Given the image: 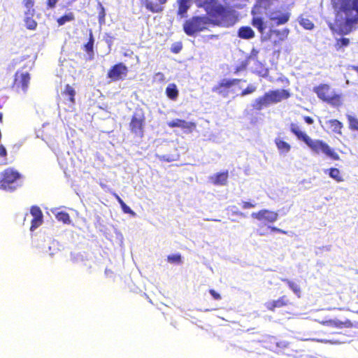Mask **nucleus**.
Here are the masks:
<instances>
[{"mask_svg":"<svg viewBox=\"0 0 358 358\" xmlns=\"http://www.w3.org/2000/svg\"><path fill=\"white\" fill-rule=\"evenodd\" d=\"M271 31L273 34H275L278 36H279V38L280 40H283L287 36L288 34V30L287 29H285L282 31H280L279 30H271Z\"/></svg>","mask_w":358,"mask_h":358,"instance_id":"58836bf2","label":"nucleus"},{"mask_svg":"<svg viewBox=\"0 0 358 358\" xmlns=\"http://www.w3.org/2000/svg\"><path fill=\"white\" fill-rule=\"evenodd\" d=\"M192 0H178L179 9L178 14L182 17L187 13L192 4Z\"/></svg>","mask_w":358,"mask_h":358,"instance_id":"393cba45","label":"nucleus"},{"mask_svg":"<svg viewBox=\"0 0 358 358\" xmlns=\"http://www.w3.org/2000/svg\"><path fill=\"white\" fill-rule=\"evenodd\" d=\"M20 174L12 169H6L0 174V189L13 191L16 189Z\"/></svg>","mask_w":358,"mask_h":358,"instance_id":"39448f33","label":"nucleus"},{"mask_svg":"<svg viewBox=\"0 0 358 358\" xmlns=\"http://www.w3.org/2000/svg\"><path fill=\"white\" fill-rule=\"evenodd\" d=\"M210 295L213 297L215 300H220L221 299V296L220 294L216 292L214 289H210L209 291Z\"/></svg>","mask_w":358,"mask_h":358,"instance_id":"49530a36","label":"nucleus"},{"mask_svg":"<svg viewBox=\"0 0 358 358\" xmlns=\"http://www.w3.org/2000/svg\"><path fill=\"white\" fill-rule=\"evenodd\" d=\"M23 4L27 10L25 12V15H34V0H23Z\"/></svg>","mask_w":358,"mask_h":358,"instance_id":"cd10ccee","label":"nucleus"},{"mask_svg":"<svg viewBox=\"0 0 358 358\" xmlns=\"http://www.w3.org/2000/svg\"><path fill=\"white\" fill-rule=\"evenodd\" d=\"M7 155V152L6 148L3 145H0V156L5 157Z\"/></svg>","mask_w":358,"mask_h":358,"instance_id":"09e8293b","label":"nucleus"},{"mask_svg":"<svg viewBox=\"0 0 358 358\" xmlns=\"http://www.w3.org/2000/svg\"><path fill=\"white\" fill-rule=\"evenodd\" d=\"M164 160H166L168 162H171V161H174L176 159L173 157L171 158L169 157V158H165V156H163L162 157Z\"/></svg>","mask_w":358,"mask_h":358,"instance_id":"6e6d98bb","label":"nucleus"},{"mask_svg":"<svg viewBox=\"0 0 358 358\" xmlns=\"http://www.w3.org/2000/svg\"><path fill=\"white\" fill-rule=\"evenodd\" d=\"M230 210L232 212L234 215H240L242 217H245V214L236 209L235 206L230 207Z\"/></svg>","mask_w":358,"mask_h":358,"instance_id":"c03bdc74","label":"nucleus"},{"mask_svg":"<svg viewBox=\"0 0 358 358\" xmlns=\"http://www.w3.org/2000/svg\"><path fill=\"white\" fill-rule=\"evenodd\" d=\"M274 142L280 155H286L290 151L291 145L282 138L278 136L275 138Z\"/></svg>","mask_w":358,"mask_h":358,"instance_id":"2eb2a0df","label":"nucleus"},{"mask_svg":"<svg viewBox=\"0 0 358 358\" xmlns=\"http://www.w3.org/2000/svg\"><path fill=\"white\" fill-rule=\"evenodd\" d=\"M268 228H270L273 231H277V232L285 234H286L285 231L280 229L279 228H277L275 227H268Z\"/></svg>","mask_w":358,"mask_h":358,"instance_id":"8fccbe9b","label":"nucleus"},{"mask_svg":"<svg viewBox=\"0 0 358 358\" xmlns=\"http://www.w3.org/2000/svg\"><path fill=\"white\" fill-rule=\"evenodd\" d=\"M251 216L252 218L260 221L266 220L268 222H274L278 220V214L276 212L264 209L257 213H252Z\"/></svg>","mask_w":358,"mask_h":358,"instance_id":"ddd939ff","label":"nucleus"},{"mask_svg":"<svg viewBox=\"0 0 358 358\" xmlns=\"http://www.w3.org/2000/svg\"><path fill=\"white\" fill-rule=\"evenodd\" d=\"M75 19L74 15L73 13H66L60 17H59L57 20L58 24L62 26L64 24L67 22L73 21Z\"/></svg>","mask_w":358,"mask_h":358,"instance_id":"c85d7f7f","label":"nucleus"},{"mask_svg":"<svg viewBox=\"0 0 358 358\" xmlns=\"http://www.w3.org/2000/svg\"><path fill=\"white\" fill-rule=\"evenodd\" d=\"M290 131L299 140L303 141L304 143L309 138V136L305 132L302 131L296 124L292 123L290 124Z\"/></svg>","mask_w":358,"mask_h":358,"instance_id":"6ab92c4d","label":"nucleus"},{"mask_svg":"<svg viewBox=\"0 0 358 358\" xmlns=\"http://www.w3.org/2000/svg\"><path fill=\"white\" fill-rule=\"evenodd\" d=\"M55 217L58 221H61L64 224H69L71 222L70 215L66 212H64V211L58 212L56 214Z\"/></svg>","mask_w":358,"mask_h":358,"instance_id":"c756f323","label":"nucleus"},{"mask_svg":"<svg viewBox=\"0 0 358 358\" xmlns=\"http://www.w3.org/2000/svg\"><path fill=\"white\" fill-rule=\"evenodd\" d=\"M357 313H358V311H357Z\"/></svg>","mask_w":358,"mask_h":358,"instance_id":"e2e57ef3","label":"nucleus"},{"mask_svg":"<svg viewBox=\"0 0 358 358\" xmlns=\"http://www.w3.org/2000/svg\"><path fill=\"white\" fill-rule=\"evenodd\" d=\"M99 22L102 24L105 22L106 12L105 9L101 3L99 4Z\"/></svg>","mask_w":358,"mask_h":358,"instance_id":"4c0bfd02","label":"nucleus"},{"mask_svg":"<svg viewBox=\"0 0 358 358\" xmlns=\"http://www.w3.org/2000/svg\"><path fill=\"white\" fill-rule=\"evenodd\" d=\"M166 94L169 99L172 100L176 99L178 96V90L176 85L173 83L169 84L166 89Z\"/></svg>","mask_w":358,"mask_h":358,"instance_id":"a878e982","label":"nucleus"},{"mask_svg":"<svg viewBox=\"0 0 358 358\" xmlns=\"http://www.w3.org/2000/svg\"><path fill=\"white\" fill-rule=\"evenodd\" d=\"M288 303V300L285 296H282L278 300L268 301L265 303L266 307L271 310H273L275 308H280L286 306Z\"/></svg>","mask_w":358,"mask_h":358,"instance_id":"a211bd4d","label":"nucleus"},{"mask_svg":"<svg viewBox=\"0 0 358 358\" xmlns=\"http://www.w3.org/2000/svg\"><path fill=\"white\" fill-rule=\"evenodd\" d=\"M281 280L286 282L288 285L289 288L294 292V294L298 297H301V287L299 285H298L296 282L290 280L287 278H281Z\"/></svg>","mask_w":358,"mask_h":358,"instance_id":"5701e85b","label":"nucleus"},{"mask_svg":"<svg viewBox=\"0 0 358 358\" xmlns=\"http://www.w3.org/2000/svg\"><path fill=\"white\" fill-rule=\"evenodd\" d=\"M62 94L67 97V99L69 102H71L73 104L75 103L76 90L72 86H71L69 84H66L64 87V90L62 92Z\"/></svg>","mask_w":358,"mask_h":358,"instance_id":"412c9836","label":"nucleus"},{"mask_svg":"<svg viewBox=\"0 0 358 358\" xmlns=\"http://www.w3.org/2000/svg\"><path fill=\"white\" fill-rule=\"evenodd\" d=\"M228 178V172H222L214 174L209 178V180L215 185H224Z\"/></svg>","mask_w":358,"mask_h":358,"instance_id":"f3484780","label":"nucleus"},{"mask_svg":"<svg viewBox=\"0 0 358 358\" xmlns=\"http://www.w3.org/2000/svg\"><path fill=\"white\" fill-rule=\"evenodd\" d=\"M324 173L328 174L330 178L338 182L344 181V178L339 169L336 168H330L324 170Z\"/></svg>","mask_w":358,"mask_h":358,"instance_id":"aec40b11","label":"nucleus"},{"mask_svg":"<svg viewBox=\"0 0 358 358\" xmlns=\"http://www.w3.org/2000/svg\"><path fill=\"white\" fill-rule=\"evenodd\" d=\"M242 207L244 209L251 208V202L243 201Z\"/></svg>","mask_w":358,"mask_h":358,"instance_id":"3c124183","label":"nucleus"},{"mask_svg":"<svg viewBox=\"0 0 358 358\" xmlns=\"http://www.w3.org/2000/svg\"><path fill=\"white\" fill-rule=\"evenodd\" d=\"M332 3L340 31L343 34L350 33L358 24V0H332Z\"/></svg>","mask_w":358,"mask_h":358,"instance_id":"f257e3e1","label":"nucleus"},{"mask_svg":"<svg viewBox=\"0 0 358 358\" xmlns=\"http://www.w3.org/2000/svg\"><path fill=\"white\" fill-rule=\"evenodd\" d=\"M300 24L306 29H311L313 27V22L306 18H302L300 20Z\"/></svg>","mask_w":358,"mask_h":358,"instance_id":"e433bc0d","label":"nucleus"},{"mask_svg":"<svg viewBox=\"0 0 358 358\" xmlns=\"http://www.w3.org/2000/svg\"><path fill=\"white\" fill-rule=\"evenodd\" d=\"M113 196L120 204H121L122 202H124L123 200L116 193H114Z\"/></svg>","mask_w":358,"mask_h":358,"instance_id":"864d4df0","label":"nucleus"},{"mask_svg":"<svg viewBox=\"0 0 358 358\" xmlns=\"http://www.w3.org/2000/svg\"><path fill=\"white\" fill-rule=\"evenodd\" d=\"M34 15H26V17L24 19L25 26L27 29L30 30H34L36 29L37 27V22L36 20L33 19Z\"/></svg>","mask_w":358,"mask_h":358,"instance_id":"2f4dec72","label":"nucleus"},{"mask_svg":"<svg viewBox=\"0 0 358 358\" xmlns=\"http://www.w3.org/2000/svg\"><path fill=\"white\" fill-rule=\"evenodd\" d=\"M179 127L186 130L187 132H192V130L196 127V124L192 122H187L181 120Z\"/></svg>","mask_w":358,"mask_h":358,"instance_id":"7c9ffc66","label":"nucleus"},{"mask_svg":"<svg viewBox=\"0 0 358 358\" xmlns=\"http://www.w3.org/2000/svg\"><path fill=\"white\" fill-rule=\"evenodd\" d=\"M338 43L341 46H348L350 43V40L346 38H342L338 41Z\"/></svg>","mask_w":358,"mask_h":358,"instance_id":"a18cd8bd","label":"nucleus"},{"mask_svg":"<svg viewBox=\"0 0 358 358\" xmlns=\"http://www.w3.org/2000/svg\"><path fill=\"white\" fill-rule=\"evenodd\" d=\"M348 120L349 122V127L352 130L356 131L358 129V119L348 115Z\"/></svg>","mask_w":358,"mask_h":358,"instance_id":"f704fd0d","label":"nucleus"},{"mask_svg":"<svg viewBox=\"0 0 358 358\" xmlns=\"http://www.w3.org/2000/svg\"><path fill=\"white\" fill-rule=\"evenodd\" d=\"M309 340H311V341H316L317 342H327V341H324V340H322V339H316V338H306V339H303V341H309Z\"/></svg>","mask_w":358,"mask_h":358,"instance_id":"5fc2aeb1","label":"nucleus"},{"mask_svg":"<svg viewBox=\"0 0 358 358\" xmlns=\"http://www.w3.org/2000/svg\"><path fill=\"white\" fill-rule=\"evenodd\" d=\"M256 90V87L253 85H249L246 89H245L242 93H241V96H244L247 94H251L252 92H254Z\"/></svg>","mask_w":358,"mask_h":358,"instance_id":"ea45409f","label":"nucleus"},{"mask_svg":"<svg viewBox=\"0 0 358 358\" xmlns=\"http://www.w3.org/2000/svg\"><path fill=\"white\" fill-rule=\"evenodd\" d=\"M145 127V116L142 109H136L129 124V129L134 138H141L144 135Z\"/></svg>","mask_w":358,"mask_h":358,"instance_id":"7ed1b4c3","label":"nucleus"},{"mask_svg":"<svg viewBox=\"0 0 358 358\" xmlns=\"http://www.w3.org/2000/svg\"><path fill=\"white\" fill-rule=\"evenodd\" d=\"M58 0H48L47 1V5L48 8H54Z\"/></svg>","mask_w":358,"mask_h":358,"instance_id":"de8ad7c7","label":"nucleus"},{"mask_svg":"<svg viewBox=\"0 0 358 358\" xmlns=\"http://www.w3.org/2000/svg\"><path fill=\"white\" fill-rule=\"evenodd\" d=\"M304 120L308 124H312L314 122L313 118H311L310 117H308V116L305 117Z\"/></svg>","mask_w":358,"mask_h":358,"instance_id":"603ef678","label":"nucleus"},{"mask_svg":"<svg viewBox=\"0 0 358 358\" xmlns=\"http://www.w3.org/2000/svg\"><path fill=\"white\" fill-rule=\"evenodd\" d=\"M241 80L238 79H223L220 83L214 86L212 89L213 92H216L224 97L228 95V89L231 86L238 84Z\"/></svg>","mask_w":358,"mask_h":358,"instance_id":"9b49d317","label":"nucleus"},{"mask_svg":"<svg viewBox=\"0 0 358 358\" xmlns=\"http://www.w3.org/2000/svg\"><path fill=\"white\" fill-rule=\"evenodd\" d=\"M356 70L358 71V67H356Z\"/></svg>","mask_w":358,"mask_h":358,"instance_id":"052dcab7","label":"nucleus"},{"mask_svg":"<svg viewBox=\"0 0 358 358\" xmlns=\"http://www.w3.org/2000/svg\"><path fill=\"white\" fill-rule=\"evenodd\" d=\"M30 79V74L28 72L17 71L14 75L12 88L17 92H26L28 90Z\"/></svg>","mask_w":358,"mask_h":358,"instance_id":"6e6552de","label":"nucleus"},{"mask_svg":"<svg viewBox=\"0 0 358 358\" xmlns=\"http://www.w3.org/2000/svg\"><path fill=\"white\" fill-rule=\"evenodd\" d=\"M158 77L161 76L159 73H157Z\"/></svg>","mask_w":358,"mask_h":358,"instance_id":"bf43d9fd","label":"nucleus"},{"mask_svg":"<svg viewBox=\"0 0 358 358\" xmlns=\"http://www.w3.org/2000/svg\"><path fill=\"white\" fill-rule=\"evenodd\" d=\"M305 143L316 154L323 153L334 160L340 159L339 155L331 148L320 140H313L309 137Z\"/></svg>","mask_w":358,"mask_h":358,"instance_id":"0eeeda50","label":"nucleus"},{"mask_svg":"<svg viewBox=\"0 0 358 358\" xmlns=\"http://www.w3.org/2000/svg\"><path fill=\"white\" fill-rule=\"evenodd\" d=\"M356 131H358V129Z\"/></svg>","mask_w":358,"mask_h":358,"instance_id":"680f3d73","label":"nucleus"},{"mask_svg":"<svg viewBox=\"0 0 358 358\" xmlns=\"http://www.w3.org/2000/svg\"><path fill=\"white\" fill-rule=\"evenodd\" d=\"M209 24L210 22L207 17H194L185 22L183 28L187 35L192 36L196 32L208 29Z\"/></svg>","mask_w":358,"mask_h":358,"instance_id":"423d86ee","label":"nucleus"},{"mask_svg":"<svg viewBox=\"0 0 358 358\" xmlns=\"http://www.w3.org/2000/svg\"><path fill=\"white\" fill-rule=\"evenodd\" d=\"M204 6L206 12L217 17H222L225 15V8L216 0H204Z\"/></svg>","mask_w":358,"mask_h":358,"instance_id":"9d476101","label":"nucleus"},{"mask_svg":"<svg viewBox=\"0 0 358 358\" xmlns=\"http://www.w3.org/2000/svg\"><path fill=\"white\" fill-rule=\"evenodd\" d=\"M182 49V45L180 43H175L171 47V50L174 53H178Z\"/></svg>","mask_w":358,"mask_h":358,"instance_id":"37998d69","label":"nucleus"},{"mask_svg":"<svg viewBox=\"0 0 358 358\" xmlns=\"http://www.w3.org/2000/svg\"><path fill=\"white\" fill-rule=\"evenodd\" d=\"M289 96L290 92L287 90H271L266 92L264 96L255 99L252 101V106L255 110H261L264 108L287 99Z\"/></svg>","mask_w":358,"mask_h":358,"instance_id":"f03ea898","label":"nucleus"},{"mask_svg":"<svg viewBox=\"0 0 358 358\" xmlns=\"http://www.w3.org/2000/svg\"><path fill=\"white\" fill-rule=\"evenodd\" d=\"M120 205L122 208V211L124 213L131 214V215L134 214V211L124 202H122Z\"/></svg>","mask_w":358,"mask_h":358,"instance_id":"a19ab883","label":"nucleus"},{"mask_svg":"<svg viewBox=\"0 0 358 358\" xmlns=\"http://www.w3.org/2000/svg\"><path fill=\"white\" fill-rule=\"evenodd\" d=\"M323 325L330 327L332 328H343V327H350L352 323L350 320H346L345 322H341L338 320H329L326 321L320 322Z\"/></svg>","mask_w":358,"mask_h":358,"instance_id":"dca6fc26","label":"nucleus"},{"mask_svg":"<svg viewBox=\"0 0 358 358\" xmlns=\"http://www.w3.org/2000/svg\"><path fill=\"white\" fill-rule=\"evenodd\" d=\"M30 213L33 216L31 222L30 231H33L43 224V216L42 210L37 206H32L31 207Z\"/></svg>","mask_w":358,"mask_h":358,"instance_id":"f8f14e48","label":"nucleus"},{"mask_svg":"<svg viewBox=\"0 0 358 358\" xmlns=\"http://www.w3.org/2000/svg\"><path fill=\"white\" fill-rule=\"evenodd\" d=\"M158 2L162 4V3H166V0H158Z\"/></svg>","mask_w":358,"mask_h":358,"instance_id":"4d7b16f0","label":"nucleus"},{"mask_svg":"<svg viewBox=\"0 0 358 358\" xmlns=\"http://www.w3.org/2000/svg\"><path fill=\"white\" fill-rule=\"evenodd\" d=\"M141 4L144 6L148 11L151 13L157 12V9L155 8V3L150 0H141Z\"/></svg>","mask_w":358,"mask_h":358,"instance_id":"72a5a7b5","label":"nucleus"},{"mask_svg":"<svg viewBox=\"0 0 358 358\" xmlns=\"http://www.w3.org/2000/svg\"><path fill=\"white\" fill-rule=\"evenodd\" d=\"M180 119H176L172 121L169 122L167 124L170 127H179L180 123Z\"/></svg>","mask_w":358,"mask_h":358,"instance_id":"79ce46f5","label":"nucleus"},{"mask_svg":"<svg viewBox=\"0 0 358 358\" xmlns=\"http://www.w3.org/2000/svg\"><path fill=\"white\" fill-rule=\"evenodd\" d=\"M168 262L172 264H181V255L175 254L168 256Z\"/></svg>","mask_w":358,"mask_h":358,"instance_id":"c9c22d12","label":"nucleus"},{"mask_svg":"<svg viewBox=\"0 0 358 358\" xmlns=\"http://www.w3.org/2000/svg\"><path fill=\"white\" fill-rule=\"evenodd\" d=\"M94 38L92 32L90 31L89 40L83 46V50L88 54L90 59L94 57Z\"/></svg>","mask_w":358,"mask_h":358,"instance_id":"4be33fe9","label":"nucleus"},{"mask_svg":"<svg viewBox=\"0 0 358 358\" xmlns=\"http://www.w3.org/2000/svg\"><path fill=\"white\" fill-rule=\"evenodd\" d=\"M327 124L332 129L335 133L341 134V128L343 127L342 123L337 120H330L326 122Z\"/></svg>","mask_w":358,"mask_h":358,"instance_id":"bb28decb","label":"nucleus"},{"mask_svg":"<svg viewBox=\"0 0 358 358\" xmlns=\"http://www.w3.org/2000/svg\"><path fill=\"white\" fill-rule=\"evenodd\" d=\"M317 96L323 101L334 106H339L342 104L341 96L334 93L328 85H321L314 89Z\"/></svg>","mask_w":358,"mask_h":358,"instance_id":"20e7f679","label":"nucleus"},{"mask_svg":"<svg viewBox=\"0 0 358 358\" xmlns=\"http://www.w3.org/2000/svg\"><path fill=\"white\" fill-rule=\"evenodd\" d=\"M255 36L254 31L249 27H243L238 30V36L244 39H250Z\"/></svg>","mask_w":358,"mask_h":358,"instance_id":"b1692460","label":"nucleus"},{"mask_svg":"<svg viewBox=\"0 0 358 358\" xmlns=\"http://www.w3.org/2000/svg\"><path fill=\"white\" fill-rule=\"evenodd\" d=\"M256 206V203H251V208H255Z\"/></svg>","mask_w":358,"mask_h":358,"instance_id":"13d9d810","label":"nucleus"},{"mask_svg":"<svg viewBox=\"0 0 358 358\" xmlns=\"http://www.w3.org/2000/svg\"><path fill=\"white\" fill-rule=\"evenodd\" d=\"M252 25L257 28L259 32L263 33L266 29V26L260 17H254L252 20Z\"/></svg>","mask_w":358,"mask_h":358,"instance_id":"473e14b6","label":"nucleus"},{"mask_svg":"<svg viewBox=\"0 0 358 358\" xmlns=\"http://www.w3.org/2000/svg\"><path fill=\"white\" fill-rule=\"evenodd\" d=\"M128 68L123 63L120 62L112 66L107 73V78L111 81L124 80L128 73Z\"/></svg>","mask_w":358,"mask_h":358,"instance_id":"1a4fd4ad","label":"nucleus"},{"mask_svg":"<svg viewBox=\"0 0 358 358\" xmlns=\"http://www.w3.org/2000/svg\"><path fill=\"white\" fill-rule=\"evenodd\" d=\"M269 17L273 24L278 26L286 23L289 19V14L280 11L273 12L269 15Z\"/></svg>","mask_w":358,"mask_h":358,"instance_id":"4468645a","label":"nucleus"}]
</instances>
